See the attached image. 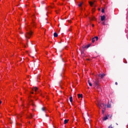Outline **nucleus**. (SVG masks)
<instances>
[{"label": "nucleus", "mask_w": 128, "mask_h": 128, "mask_svg": "<svg viewBox=\"0 0 128 128\" xmlns=\"http://www.w3.org/2000/svg\"><path fill=\"white\" fill-rule=\"evenodd\" d=\"M97 106L100 108H103V110H104V108H106V105L100 103L97 104Z\"/></svg>", "instance_id": "obj_3"}, {"label": "nucleus", "mask_w": 128, "mask_h": 128, "mask_svg": "<svg viewBox=\"0 0 128 128\" xmlns=\"http://www.w3.org/2000/svg\"><path fill=\"white\" fill-rule=\"evenodd\" d=\"M26 30L27 32L25 34V38L26 40V44L28 45V40L30 38V36L32 35V31L30 30L32 28L30 26H28L26 28Z\"/></svg>", "instance_id": "obj_1"}, {"label": "nucleus", "mask_w": 128, "mask_h": 128, "mask_svg": "<svg viewBox=\"0 0 128 128\" xmlns=\"http://www.w3.org/2000/svg\"><path fill=\"white\" fill-rule=\"evenodd\" d=\"M96 40V39H95L94 38H92V42H94V41L96 40Z\"/></svg>", "instance_id": "obj_20"}, {"label": "nucleus", "mask_w": 128, "mask_h": 128, "mask_svg": "<svg viewBox=\"0 0 128 128\" xmlns=\"http://www.w3.org/2000/svg\"><path fill=\"white\" fill-rule=\"evenodd\" d=\"M94 85L96 88H100V80L98 78L94 81Z\"/></svg>", "instance_id": "obj_2"}, {"label": "nucleus", "mask_w": 128, "mask_h": 128, "mask_svg": "<svg viewBox=\"0 0 128 128\" xmlns=\"http://www.w3.org/2000/svg\"><path fill=\"white\" fill-rule=\"evenodd\" d=\"M22 118V115L19 114L17 116V118Z\"/></svg>", "instance_id": "obj_21"}, {"label": "nucleus", "mask_w": 128, "mask_h": 128, "mask_svg": "<svg viewBox=\"0 0 128 128\" xmlns=\"http://www.w3.org/2000/svg\"><path fill=\"white\" fill-rule=\"evenodd\" d=\"M92 26L94 28V24H92Z\"/></svg>", "instance_id": "obj_32"}, {"label": "nucleus", "mask_w": 128, "mask_h": 128, "mask_svg": "<svg viewBox=\"0 0 128 128\" xmlns=\"http://www.w3.org/2000/svg\"><path fill=\"white\" fill-rule=\"evenodd\" d=\"M96 2V0L92 2H89V4H90V6H93V4H94V3Z\"/></svg>", "instance_id": "obj_6"}, {"label": "nucleus", "mask_w": 128, "mask_h": 128, "mask_svg": "<svg viewBox=\"0 0 128 128\" xmlns=\"http://www.w3.org/2000/svg\"><path fill=\"white\" fill-rule=\"evenodd\" d=\"M95 10H96L94 9V8L92 10V11L93 12H94Z\"/></svg>", "instance_id": "obj_28"}, {"label": "nucleus", "mask_w": 128, "mask_h": 128, "mask_svg": "<svg viewBox=\"0 0 128 128\" xmlns=\"http://www.w3.org/2000/svg\"><path fill=\"white\" fill-rule=\"evenodd\" d=\"M36 66H40V64H36Z\"/></svg>", "instance_id": "obj_30"}, {"label": "nucleus", "mask_w": 128, "mask_h": 128, "mask_svg": "<svg viewBox=\"0 0 128 128\" xmlns=\"http://www.w3.org/2000/svg\"><path fill=\"white\" fill-rule=\"evenodd\" d=\"M100 18H101V20H102V22H104V20H105V18H106V16H101Z\"/></svg>", "instance_id": "obj_7"}, {"label": "nucleus", "mask_w": 128, "mask_h": 128, "mask_svg": "<svg viewBox=\"0 0 128 128\" xmlns=\"http://www.w3.org/2000/svg\"><path fill=\"white\" fill-rule=\"evenodd\" d=\"M108 116L110 117V115H108Z\"/></svg>", "instance_id": "obj_43"}, {"label": "nucleus", "mask_w": 128, "mask_h": 128, "mask_svg": "<svg viewBox=\"0 0 128 128\" xmlns=\"http://www.w3.org/2000/svg\"><path fill=\"white\" fill-rule=\"evenodd\" d=\"M88 84L90 86H92V84L90 82V80H88Z\"/></svg>", "instance_id": "obj_14"}, {"label": "nucleus", "mask_w": 128, "mask_h": 128, "mask_svg": "<svg viewBox=\"0 0 128 128\" xmlns=\"http://www.w3.org/2000/svg\"><path fill=\"white\" fill-rule=\"evenodd\" d=\"M115 84H116V86H118V82H116Z\"/></svg>", "instance_id": "obj_31"}, {"label": "nucleus", "mask_w": 128, "mask_h": 128, "mask_svg": "<svg viewBox=\"0 0 128 128\" xmlns=\"http://www.w3.org/2000/svg\"><path fill=\"white\" fill-rule=\"evenodd\" d=\"M32 118V114H30V115L28 116V118Z\"/></svg>", "instance_id": "obj_10"}, {"label": "nucleus", "mask_w": 128, "mask_h": 128, "mask_svg": "<svg viewBox=\"0 0 128 128\" xmlns=\"http://www.w3.org/2000/svg\"><path fill=\"white\" fill-rule=\"evenodd\" d=\"M68 120H64V124H68Z\"/></svg>", "instance_id": "obj_12"}, {"label": "nucleus", "mask_w": 128, "mask_h": 128, "mask_svg": "<svg viewBox=\"0 0 128 128\" xmlns=\"http://www.w3.org/2000/svg\"><path fill=\"white\" fill-rule=\"evenodd\" d=\"M46 116H48V115H46Z\"/></svg>", "instance_id": "obj_42"}, {"label": "nucleus", "mask_w": 128, "mask_h": 128, "mask_svg": "<svg viewBox=\"0 0 128 128\" xmlns=\"http://www.w3.org/2000/svg\"><path fill=\"white\" fill-rule=\"evenodd\" d=\"M108 116H106L105 117L103 118L102 120H108Z\"/></svg>", "instance_id": "obj_15"}, {"label": "nucleus", "mask_w": 128, "mask_h": 128, "mask_svg": "<svg viewBox=\"0 0 128 128\" xmlns=\"http://www.w3.org/2000/svg\"><path fill=\"white\" fill-rule=\"evenodd\" d=\"M59 84H60V86H62V83H61V82H59Z\"/></svg>", "instance_id": "obj_29"}, {"label": "nucleus", "mask_w": 128, "mask_h": 128, "mask_svg": "<svg viewBox=\"0 0 128 128\" xmlns=\"http://www.w3.org/2000/svg\"><path fill=\"white\" fill-rule=\"evenodd\" d=\"M38 88L36 87H34V88L32 90H34V92H37Z\"/></svg>", "instance_id": "obj_16"}, {"label": "nucleus", "mask_w": 128, "mask_h": 128, "mask_svg": "<svg viewBox=\"0 0 128 128\" xmlns=\"http://www.w3.org/2000/svg\"><path fill=\"white\" fill-rule=\"evenodd\" d=\"M58 33H56V32H54V38H58Z\"/></svg>", "instance_id": "obj_11"}, {"label": "nucleus", "mask_w": 128, "mask_h": 128, "mask_svg": "<svg viewBox=\"0 0 128 128\" xmlns=\"http://www.w3.org/2000/svg\"><path fill=\"white\" fill-rule=\"evenodd\" d=\"M32 94H34V92H32Z\"/></svg>", "instance_id": "obj_37"}, {"label": "nucleus", "mask_w": 128, "mask_h": 128, "mask_svg": "<svg viewBox=\"0 0 128 128\" xmlns=\"http://www.w3.org/2000/svg\"><path fill=\"white\" fill-rule=\"evenodd\" d=\"M108 128H114V126H112V124L110 125Z\"/></svg>", "instance_id": "obj_22"}, {"label": "nucleus", "mask_w": 128, "mask_h": 128, "mask_svg": "<svg viewBox=\"0 0 128 128\" xmlns=\"http://www.w3.org/2000/svg\"><path fill=\"white\" fill-rule=\"evenodd\" d=\"M104 112H105L104 110L102 109V114H104Z\"/></svg>", "instance_id": "obj_26"}, {"label": "nucleus", "mask_w": 128, "mask_h": 128, "mask_svg": "<svg viewBox=\"0 0 128 128\" xmlns=\"http://www.w3.org/2000/svg\"><path fill=\"white\" fill-rule=\"evenodd\" d=\"M24 48H26V46L24 45Z\"/></svg>", "instance_id": "obj_40"}, {"label": "nucleus", "mask_w": 128, "mask_h": 128, "mask_svg": "<svg viewBox=\"0 0 128 128\" xmlns=\"http://www.w3.org/2000/svg\"><path fill=\"white\" fill-rule=\"evenodd\" d=\"M62 55H60V58H62Z\"/></svg>", "instance_id": "obj_34"}, {"label": "nucleus", "mask_w": 128, "mask_h": 128, "mask_svg": "<svg viewBox=\"0 0 128 128\" xmlns=\"http://www.w3.org/2000/svg\"><path fill=\"white\" fill-rule=\"evenodd\" d=\"M71 22L70 20H69V22Z\"/></svg>", "instance_id": "obj_36"}, {"label": "nucleus", "mask_w": 128, "mask_h": 128, "mask_svg": "<svg viewBox=\"0 0 128 128\" xmlns=\"http://www.w3.org/2000/svg\"><path fill=\"white\" fill-rule=\"evenodd\" d=\"M87 122H88L89 124H90V120L88 119V120H87Z\"/></svg>", "instance_id": "obj_25"}, {"label": "nucleus", "mask_w": 128, "mask_h": 128, "mask_svg": "<svg viewBox=\"0 0 128 128\" xmlns=\"http://www.w3.org/2000/svg\"><path fill=\"white\" fill-rule=\"evenodd\" d=\"M78 98H82V94H78Z\"/></svg>", "instance_id": "obj_9"}, {"label": "nucleus", "mask_w": 128, "mask_h": 128, "mask_svg": "<svg viewBox=\"0 0 128 128\" xmlns=\"http://www.w3.org/2000/svg\"><path fill=\"white\" fill-rule=\"evenodd\" d=\"M110 118H112V116H110Z\"/></svg>", "instance_id": "obj_39"}, {"label": "nucleus", "mask_w": 128, "mask_h": 128, "mask_svg": "<svg viewBox=\"0 0 128 128\" xmlns=\"http://www.w3.org/2000/svg\"><path fill=\"white\" fill-rule=\"evenodd\" d=\"M90 46H91L90 44H88V46H86L84 47V48H90Z\"/></svg>", "instance_id": "obj_17"}, {"label": "nucleus", "mask_w": 128, "mask_h": 128, "mask_svg": "<svg viewBox=\"0 0 128 128\" xmlns=\"http://www.w3.org/2000/svg\"><path fill=\"white\" fill-rule=\"evenodd\" d=\"M42 110L43 112H46V107H43L42 108Z\"/></svg>", "instance_id": "obj_13"}, {"label": "nucleus", "mask_w": 128, "mask_h": 128, "mask_svg": "<svg viewBox=\"0 0 128 128\" xmlns=\"http://www.w3.org/2000/svg\"><path fill=\"white\" fill-rule=\"evenodd\" d=\"M90 20H96V18L92 17V18H90Z\"/></svg>", "instance_id": "obj_18"}, {"label": "nucleus", "mask_w": 128, "mask_h": 128, "mask_svg": "<svg viewBox=\"0 0 128 128\" xmlns=\"http://www.w3.org/2000/svg\"><path fill=\"white\" fill-rule=\"evenodd\" d=\"M102 12H104V9H102Z\"/></svg>", "instance_id": "obj_27"}, {"label": "nucleus", "mask_w": 128, "mask_h": 128, "mask_svg": "<svg viewBox=\"0 0 128 128\" xmlns=\"http://www.w3.org/2000/svg\"><path fill=\"white\" fill-rule=\"evenodd\" d=\"M30 102L31 104V105L32 106H36V104H34V100H30Z\"/></svg>", "instance_id": "obj_5"}, {"label": "nucleus", "mask_w": 128, "mask_h": 128, "mask_svg": "<svg viewBox=\"0 0 128 128\" xmlns=\"http://www.w3.org/2000/svg\"><path fill=\"white\" fill-rule=\"evenodd\" d=\"M29 124H30V122H29Z\"/></svg>", "instance_id": "obj_44"}, {"label": "nucleus", "mask_w": 128, "mask_h": 128, "mask_svg": "<svg viewBox=\"0 0 128 128\" xmlns=\"http://www.w3.org/2000/svg\"><path fill=\"white\" fill-rule=\"evenodd\" d=\"M110 106H111L110 104H108L107 105V108H110Z\"/></svg>", "instance_id": "obj_24"}, {"label": "nucleus", "mask_w": 128, "mask_h": 128, "mask_svg": "<svg viewBox=\"0 0 128 128\" xmlns=\"http://www.w3.org/2000/svg\"><path fill=\"white\" fill-rule=\"evenodd\" d=\"M94 7L96 8V6H94Z\"/></svg>", "instance_id": "obj_41"}, {"label": "nucleus", "mask_w": 128, "mask_h": 128, "mask_svg": "<svg viewBox=\"0 0 128 128\" xmlns=\"http://www.w3.org/2000/svg\"><path fill=\"white\" fill-rule=\"evenodd\" d=\"M70 102H72V96H70Z\"/></svg>", "instance_id": "obj_19"}, {"label": "nucleus", "mask_w": 128, "mask_h": 128, "mask_svg": "<svg viewBox=\"0 0 128 128\" xmlns=\"http://www.w3.org/2000/svg\"><path fill=\"white\" fill-rule=\"evenodd\" d=\"M82 4H84V2H80L78 4V6H79L80 10H82Z\"/></svg>", "instance_id": "obj_4"}, {"label": "nucleus", "mask_w": 128, "mask_h": 128, "mask_svg": "<svg viewBox=\"0 0 128 128\" xmlns=\"http://www.w3.org/2000/svg\"><path fill=\"white\" fill-rule=\"evenodd\" d=\"M62 60L64 62V58H62Z\"/></svg>", "instance_id": "obj_35"}, {"label": "nucleus", "mask_w": 128, "mask_h": 128, "mask_svg": "<svg viewBox=\"0 0 128 128\" xmlns=\"http://www.w3.org/2000/svg\"><path fill=\"white\" fill-rule=\"evenodd\" d=\"M19 126H21L20 124Z\"/></svg>", "instance_id": "obj_38"}, {"label": "nucleus", "mask_w": 128, "mask_h": 128, "mask_svg": "<svg viewBox=\"0 0 128 128\" xmlns=\"http://www.w3.org/2000/svg\"><path fill=\"white\" fill-rule=\"evenodd\" d=\"M106 76V74H100L98 75V76H100L101 78H104V76Z\"/></svg>", "instance_id": "obj_8"}, {"label": "nucleus", "mask_w": 128, "mask_h": 128, "mask_svg": "<svg viewBox=\"0 0 128 128\" xmlns=\"http://www.w3.org/2000/svg\"><path fill=\"white\" fill-rule=\"evenodd\" d=\"M2 104V101L0 100V104Z\"/></svg>", "instance_id": "obj_33"}, {"label": "nucleus", "mask_w": 128, "mask_h": 128, "mask_svg": "<svg viewBox=\"0 0 128 128\" xmlns=\"http://www.w3.org/2000/svg\"><path fill=\"white\" fill-rule=\"evenodd\" d=\"M94 38L96 40H98V36H95Z\"/></svg>", "instance_id": "obj_23"}]
</instances>
